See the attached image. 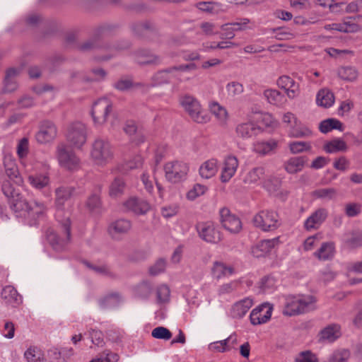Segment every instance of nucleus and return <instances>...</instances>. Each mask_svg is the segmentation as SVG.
Listing matches in <instances>:
<instances>
[{
  "label": "nucleus",
  "instance_id": "393cba45",
  "mask_svg": "<svg viewBox=\"0 0 362 362\" xmlns=\"http://www.w3.org/2000/svg\"><path fill=\"white\" fill-rule=\"evenodd\" d=\"M81 262L88 269L94 272L97 274L110 279L116 278L115 273L112 271L110 267L107 264H94L85 259L82 260Z\"/></svg>",
  "mask_w": 362,
  "mask_h": 362
},
{
  "label": "nucleus",
  "instance_id": "cd10ccee",
  "mask_svg": "<svg viewBox=\"0 0 362 362\" xmlns=\"http://www.w3.org/2000/svg\"><path fill=\"white\" fill-rule=\"evenodd\" d=\"M259 131L257 125L251 122L241 123L236 127L237 135L244 139L255 136Z\"/></svg>",
  "mask_w": 362,
  "mask_h": 362
},
{
  "label": "nucleus",
  "instance_id": "473e14b6",
  "mask_svg": "<svg viewBox=\"0 0 362 362\" xmlns=\"http://www.w3.org/2000/svg\"><path fill=\"white\" fill-rule=\"evenodd\" d=\"M319 260L326 261L332 259L334 255V245L332 243H323L320 247L314 253Z\"/></svg>",
  "mask_w": 362,
  "mask_h": 362
},
{
  "label": "nucleus",
  "instance_id": "1a4fd4ad",
  "mask_svg": "<svg viewBox=\"0 0 362 362\" xmlns=\"http://www.w3.org/2000/svg\"><path fill=\"white\" fill-rule=\"evenodd\" d=\"M66 138L71 147L81 148L87 141L86 127L81 122L71 124L67 129Z\"/></svg>",
  "mask_w": 362,
  "mask_h": 362
},
{
  "label": "nucleus",
  "instance_id": "6e6552de",
  "mask_svg": "<svg viewBox=\"0 0 362 362\" xmlns=\"http://www.w3.org/2000/svg\"><path fill=\"white\" fill-rule=\"evenodd\" d=\"M57 156L60 166L69 170L80 168L81 160L76 153L66 144L60 143L57 147Z\"/></svg>",
  "mask_w": 362,
  "mask_h": 362
},
{
  "label": "nucleus",
  "instance_id": "338daca9",
  "mask_svg": "<svg viewBox=\"0 0 362 362\" xmlns=\"http://www.w3.org/2000/svg\"><path fill=\"white\" fill-rule=\"evenodd\" d=\"M235 28L230 24V23H228L223 24L221 26V38L231 40L235 37Z\"/></svg>",
  "mask_w": 362,
  "mask_h": 362
},
{
  "label": "nucleus",
  "instance_id": "79ce46f5",
  "mask_svg": "<svg viewBox=\"0 0 362 362\" xmlns=\"http://www.w3.org/2000/svg\"><path fill=\"white\" fill-rule=\"evenodd\" d=\"M319 129L321 132L326 134L332 129L342 131V123L337 119H327L320 123Z\"/></svg>",
  "mask_w": 362,
  "mask_h": 362
},
{
  "label": "nucleus",
  "instance_id": "f3484780",
  "mask_svg": "<svg viewBox=\"0 0 362 362\" xmlns=\"http://www.w3.org/2000/svg\"><path fill=\"white\" fill-rule=\"evenodd\" d=\"M197 66L194 63L181 64L169 68L170 82H182L187 81L189 78L184 77V73L197 69Z\"/></svg>",
  "mask_w": 362,
  "mask_h": 362
},
{
  "label": "nucleus",
  "instance_id": "49530a36",
  "mask_svg": "<svg viewBox=\"0 0 362 362\" xmlns=\"http://www.w3.org/2000/svg\"><path fill=\"white\" fill-rule=\"evenodd\" d=\"M156 293L157 303L164 304L169 302L170 296V290L167 285L161 284L157 286Z\"/></svg>",
  "mask_w": 362,
  "mask_h": 362
},
{
  "label": "nucleus",
  "instance_id": "de8ad7c7",
  "mask_svg": "<svg viewBox=\"0 0 362 362\" xmlns=\"http://www.w3.org/2000/svg\"><path fill=\"white\" fill-rule=\"evenodd\" d=\"M346 149V143L341 139H334L327 142L324 146V150L329 153L344 151Z\"/></svg>",
  "mask_w": 362,
  "mask_h": 362
},
{
  "label": "nucleus",
  "instance_id": "dca6fc26",
  "mask_svg": "<svg viewBox=\"0 0 362 362\" xmlns=\"http://www.w3.org/2000/svg\"><path fill=\"white\" fill-rule=\"evenodd\" d=\"M272 307L262 305L253 309L250 315V322L254 325L266 323L272 316Z\"/></svg>",
  "mask_w": 362,
  "mask_h": 362
},
{
  "label": "nucleus",
  "instance_id": "4be33fe9",
  "mask_svg": "<svg viewBox=\"0 0 362 362\" xmlns=\"http://www.w3.org/2000/svg\"><path fill=\"white\" fill-rule=\"evenodd\" d=\"M1 297L6 304L12 307H16L22 303L21 296L13 286L10 285L3 288Z\"/></svg>",
  "mask_w": 362,
  "mask_h": 362
},
{
  "label": "nucleus",
  "instance_id": "2f4dec72",
  "mask_svg": "<svg viewBox=\"0 0 362 362\" xmlns=\"http://www.w3.org/2000/svg\"><path fill=\"white\" fill-rule=\"evenodd\" d=\"M18 74L19 71L13 68H11L6 71L4 88L5 93H11L17 89L18 83L16 79Z\"/></svg>",
  "mask_w": 362,
  "mask_h": 362
},
{
  "label": "nucleus",
  "instance_id": "0eeeda50",
  "mask_svg": "<svg viewBox=\"0 0 362 362\" xmlns=\"http://www.w3.org/2000/svg\"><path fill=\"white\" fill-rule=\"evenodd\" d=\"M254 225L263 231H272L281 225L279 214L274 210H262L252 218Z\"/></svg>",
  "mask_w": 362,
  "mask_h": 362
},
{
  "label": "nucleus",
  "instance_id": "0e129e2a",
  "mask_svg": "<svg viewBox=\"0 0 362 362\" xmlns=\"http://www.w3.org/2000/svg\"><path fill=\"white\" fill-rule=\"evenodd\" d=\"M347 245L351 248H356L362 246V231H355L346 240Z\"/></svg>",
  "mask_w": 362,
  "mask_h": 362
},
{
  "label": "nucleus",
  "instance_id": "f03ea898",
  "mask_svg": "<svg viewBox=\"0 0 362 362\" xmlns=\"http://www.w3.org/2000/svg\"><path fill=\"white\" fill-rule=\"evenodd\" d=\"M12 211L17 217L23 219V221L30 226H37L40 220H42L46 216L47 208L46 205L41 202L31 201L28 202L23 197L15 204H12Z\"/></svg>",
  "mask_w": 362,
  "mask_h": 362
},
{
  "label": "nucleus",
  "instance_id": "20e7f679",
  "mask_svg": "<svg viewBox=\"0 0 362 362\" xmlns=\"http://www.w3.org/2000/svg\"><path fill=\"white\" fill-rule=\"evenodd\" d=\"M90 156L95 165L104 167L114 158L113 146L107 139L96 138L91 144Z\"/></svg>",
  "mask_w": 362,
  "mask_h": 362
},
{
  "label": "nucleus",
  "instance_id": "6e6d98bb",
  "mask_svg": "<svg viewBox=\"0 0 362 362\" xmlns=\"http://www.w3.org/2000/svg\"><path fill=\"white\" fill-rule=\"evenodd\" d=\"M101 191V187L98 186L95 189V192L93 193L88 199L87 206L91 209H95L101 206V201L100 197V193Z\"/></svg>",
  "mask_w": 362,
  "mask_h": 362
},
{
  "label": "nucleus",
  "instance_id": "f257e3e1",
  "mask_svg": "<svg viewBox=\"0 0 362 362\" xmlns=\"http://www.w3.org/2000/svg\"><path fill=\"white\" fill-rule=\"evenodd\" d=\"M74 192V187L61 186L55 189V218L60 231L49 229L47 239L56 251L65 250L71 239V212L68 209L69 201Z\"/></svg>",
  "mask_w": 362,
  "mask_h": 362
},
{
  "label": "nucleus",
  "instance_id": "c9c22d12",
  "mask_svg": "<svg viewBox=\"0 0 362 362\" xmlns=\"http://www.w3.org/2000/svg\"><path fill=\"white\" fill-rule=\"evenodd\" d=\"M136 62L140 64H158L160 63V57L152 54L148 50H140L137 52L136 57Z\"/></svg>",
  "mask_w": 362,
  "mask_h": 362
},
{
  "label": "nucleus",
  "instance_id": "ea45409f",
  "mask_svg": "<svg viewBox=\"0 0 362 362\" xmlns=\"http://www.w3.org/2000/svg\"><path fill=\"white\" fill-rule=\"evenodd\" d=\"M264 96L270 104L281 106L283 105L286 100L284 94L275 89H268L264 90Z\"/></svg>",
  "mask_w": 362,
  "mask_h": 362
},
{
  "label": "nucleus",
  "instance_id": "37998d69",
  "mask_svg": "<svg viewBox=\"0 0 362 362\" xmlns=\"http://www.w3.org/2000/svg\"><path fill=\"white\" fill-rule=\"evenodd\" d=\"M126 185L123 179L116 177L110 185L109 194L111 197H118L123 194Z\"/></svg>",
  "mask_w": 362,
  "mask_h": 362
},
{
  "label": "nucleus",
  "instance_id": "ddd939ff",
  "mask_svg": "<svg viewBox=\"0 0 362 362\" xmlns=\"http://www.w3.org/2000/svg\"><path fill=\"white\" fill-rule=\"evenodd\" d=\"M197 230L200 238L207 243L216 244L222 239L221 232L213 224H199Z\"/></svg>",
  "mask_w": 362,
  "mask_h": 362
},
{
  "label": "nucleus",
  "instance_id": "5701e85b",
  "mask_svg": "<svg viewBox=\"0 0 362 362\" xmlns=\"http://www.w3.org/2000/svg\"><path fill=\"white\" fill-rule=\"evenodd\" d=\"M341 327L337 324H332L325 327L319 334V340L322 342H333L340 337Z\"/></svg>",
  "mask_w": 362,
  "mask_h": 362
},
{
  "label": "nucleus",
  "instance_id": "7c9ffc66",
  "mask_svg": "<svg viewBox=\"0 0 362 362\" xmlns=\"http://www.w3.org/2000/svg\"><path fill=\"white\" fill-rule=\"evenodd\" d=\"M237 341L235 335H230L227 339L212 342L209 345V349L214 352L223 353L230 349V344H235Z\"/></svg>",
  "mask_w": 362,
  "mask_h": 362
},
{
  "label": "nucleus",
  "instance_id": "13d9d810",
  "mask_svg": "<svg viewBox=\"0 0 362 362\" xmlns=\"http://www.w3.org/2000/svg\"><path fill=\"white\" fill-rule=\"evenodd\" d=\"M272 31L276 33L275 37L279 40H291L296 37L293 33L284 28H276Z\"/></svg>",
  "mask_w": 362,
  "mask_h": 362
},
{
  "label": "nucleus",
  "instance_id": "052dcab7",
  "mask_svg": "<svg viewBox=\"0 0 362 362\" xmlns=\"http://www.w3.org/2000/svg\"><path fill=\"white\" fill-rule=\"evenodd\" d=\"M207 189L206 187L200 185V184H196L194 185L193 188L191 189L187 194V198L189 200H194L198 197L204 194Z\"/></svg>",
  "mask_w": 362,
  "mask_h": 362
},
{
  "label": "nucleus",
  "instance_id": "e2e57ef3",
  "mask_svg": "<svg viewBox=\"0 0 362 362\" xmlns=\"http://www.w3.org/2000/svg\"><path fill=\"white\" fill-rule=\"evenodd\" d=\"M166 261L160 258L158 259L152 266L149 267V274L152 276H156L163 272L165 269Z\"/></svg>",
  "mask_w": 362,
  "mask_h": 362
},
{
  "label": "nucleus",
  "instance_id": "72a5a7b5",
  "mask_svg": "<svg viewBox=\"0 0 362 362\" xmlns=\"http://www.w3.org/2000/svg\"><path fill=\"white\" fill-rule=\"evenodd\" d=\"M265 170L263 167H255L250 170L244 178V182L248 184H259L264 180Z\"/></svg>",
  "mask_w": 362,
  "mask_h": 362
},
{
  "label": "nucleus",
  "instance_id": "9d476101",
  "mask_svg": "<svg viewBox=\"0 0 362 362\" xmlns=\"http://www.w3.org/2000/svg\"><path fill=\"white\" fill-rule=\"evenodd\" d=\"M112 109V104L107 98H101L95 101L91 110V115L94 123L101 125L106 122Z\"/></svg>",
  "mask_w": 362,
  "mask_h": 362
},
{
  "label": "nucleus",
  "instance_id": "3c124183",
  "mask_svg": "<svg viewBox=\"0 0 362 362\" xmlns=\"http://www.w3.org/2000/svg\"><path fill=\"white\" fill-rule=\"evenodd\" d=\"M169 68L158 71L152 76V83L153 86H159L164 83H170Z\"/></svg>",
  "mask_w": 362,
  "mask_h": 362
},
{
  "label": "nucleus",
  "instance_id": "4468645a",
  "mask_svg": "<svg viewBox=\"0 0 362 362\" xmlns=\"http://www.w3.org/2000/svg\"><path fill=\"white\" fill-rule=\"evenodd\" d=\"M124 210L136 215H143L150 209V204L144 199L132 197L123 203Z\"/></svg>",
  "mask_w": 362,
  "mask_h": 362
},
{
  "label": "nucleus",
  "instance_id": "a878e982",
  "mask_svg": "<svg viewBox=\"0 0 362 362\" xmlns=\"http://www.w3.org/2000/svg\"><path fill=\"white\" fill-rule=\"evenodd\" d=\"M278 146V141L274 139L269 141H258L253 144V151L264 156L274 151Z\"/></svg>",
  "mask_w": 362,
  "mask_h": 362
},
{
  "label": "nucleus",
  "instance_id": "a18cd8bd",
  "mask_svg": "<svg viewBox=\"0 0 362 362\" xmlns=\"http://www.w3.org/2000/svg\"><path fill=\"white\" fill-rule=\"evenodd\" d=\"M263 187L271 194H276L279 190L281 181L279 178L274 176H269L263 181Z\"/></svg>",
  "mask_w": 362,
  "mask_h": 362
},
{
  "label": "nucleus",
  "instance_id": "bb28decb",
  "mask_svg": "<svg viewBox=\"0 0 362 362\" xmlns=\"http://www.w3.org/2000/svg\"><path fill=\"white\" fill-rule=\"evenodd\" d=\"M122 302V297L118 292H112L99 300V305L103 309L115 308Z\"/></svg>",
  "mask_w": 362,
  "mask_h": 362
},
{
  "label": "nucleus",
  "instance_id": "a19ab883",
  "mask_svg": "<svg viewBox=\"0 0 362 362\" xmlns=\"http://www.w3.org/2000/svg\"><path fill=\"white\" fill-rule=\"evenodd\" d=\"M24 357L28 362H45L42 351L35 346H30L25 351Z\"/></svg>",
  "mask_w": 362,
  "mask_h": 362
},
{
  "label": "nucleus",
  "instance_id": "b1692460",
  "mask_svg": "<svg viewBox=\"0 0 362 362\" xmlns=\"http://www.w3.org/2000/svg\"><path fill=\"white\" fill-rule=\"evenodd\" d=\"M253 305L251 298H245L233 304L230 315L233 318H241L245 315Z\"/></svg>",
  "mask_w": 362,
  "mask_h": 362
},
{
  "label": "nucleus",
  "instance_id": "7ed1b4c3",
  "mask_svg": "<svg viewBox=\"0 0 362 362\" xmlns=\"http://www.w3.org/2000/svg\"><path fill=\"white\" fill-rule=\"evenodd\" d=\"M282 313L296 316L315 309L316 299L311 295H288L284 297Z\"/></svg>",
  "mask_w": 362,
  "mask_h": 362
},
{
  "label": "nucleus",
  "instance_id": "69168bd1",
  "mask_svg": "<svg viewBox=\"0 0 362 362\" xmlns=\"http://www.w3.org/2000/svg\"><path fill=\"white\" fill-rule=\"evenodd\" d=\"M226 90L229 95L235 96L240 95L244 91L243 86L239 82H230L226 86Z\"/></svg>",
  "mask_w": 362,
  "mask_h": 362
},
{
  "label": "nucleus",
  "instance_id": "603ef678",
  "mask_svg": "<svg viewBox=\"0 0 362 362\" xmlns=\"http://www.w3.org/2000/svg\"><path fill=\"white\" fill-rule=\"evenodd\" d=\"M230 24L235 28V31L252 30L254 27V23L247 18H237L235 21L231 22Z\"/></svg>",
  "mask_w": 362,
  "mask_h": 362
},
{
  "label": "nucleus",
  "instance_id": "bf43d9fd",
  "mask_svg": "<svg viewBox=\"0 0 362 362\" xmlns=\"http://www.w3.org/2000/svg\"><path fill=\"white\" fill-rule=\"evenodd\" d=\"M350 356V352L347 349L334 351L329 357V362H346Z\"/></svg>",
  "mask_w": 362,
  "mask_h": 362
},
{
  "label": "nucleus",
  "instance_id": "09e8293b",
  "mask_svg": "<svg viewBox=\"0 0 362 362\" xmlns=\"http://www.w3.org/2000/svg\"><path fill=\"white\" fill-rule=\"evenodd\" d=\"M338 76L344 81H352L358 76L357 70L352 66H343L339 69Z\"/></svg>",
  "mask_w": 362,
  "mask_h": 362
},
{
  "label": "nucleus",
  "instance_id": "aec40b11",
  "mask_svg": "<svg viewBox=\"0 0 362 362\" xmlns=\"http://www.w3.org/2000/svg\"><path fill=\"white\" fill-rule=\"evenodd\" d=\"M328 211L325 208H320L313 212L305 221L304 226L306 230L317 228L327 218Z\"/></svg>",
  "mask_w": 362,
  "mask_h": 362
},
{
  "label": "nucleus",
  "instance_id": "6ab92c4d",
  "mask_svg": "<svg viewBox=\"0 0 362 362\" xmlns=\"http://www.w3.org/2000/svg\"><path fill=\"white\" fill-rule=\"evenodd\" d=\"M279 243V238L262 240L252 248V253L256 257L266 255Z\"/></svg>",
  "mask_w": 362,
  "mask_h": 362
},
{
  "label": "nucleus",
  "instance_id": "39448f33",
  "mask_svg": "<svg viewBox=\"0 0 362 362\" xmlns=\"http://www.w3.org/2000/svg\"><path fill=\"white\" fill-rule=\"evenodd\" d=\"M180 104L192 120L197 123H206L209 118L203 110L200 103L194 96L188 94L180 96Z\"/></svg>",
  "mask_w": 362,
  "mask_h": 362
},
{
  "label": "nucleus",
  "instance_id": "f8f14e48",
  "mask_svg": "<svg viewBox=\"0 0 362 362\" xmlns=\"http://www.w3.org/2000/svg\"><path fill=\"white\" fill-rule=\"evenodd\" d=\"M220 221L223 228L230 233H238L242 228L240 218L232 214L227 208L220 210Z\"/></svg>",
  "mask_w": 362,
  "mask_h": 362
},
{
  "label": "nucleus",
  "instance_id": "c03bdc74",
  "mask_svg": "<svg viewBox=\"0 0 362 362\" xmlns=\"http://www.w3.org/2000/svg\"><path fill=\"white\" fill-rule=\"evenodd\" d=\"M233 267H227L225 264L220 262H215L212 267V274L217 279L230 275L233 273Z\"/></svg>",
  "mask_w": 362,
  "mask_h": 362
},
{
  "label": "nucleus",
  "instance_id": "4c0bfd02",
  "mask_svg": "<svg viewBox=\"0 0 362 362\" xmlns=\"http://www.w3.org/2000/svg\"><path fill=\"white\" fill-rule=\"evenodd\" d=\"M28 180L36 189H42L49 184V177L47 173L29 175Z\"/></svg>",
  "mask_w": 362,
  "mask_h": 362
},
{
  "label": "nucleus",
  "instance_id": "2eb2a0df",
  "mask_svg": "<svg viewBox=\"0 0 362 362\" xmlns=\"http://www.w3.org/2000/svg\"><path fill=\"white\" fill-rule=\"evenodd\" d=\"M238 165V160L235 156L229 155L225 158L221 174L222 182H228L235 175Z\"/></svg>",
  "mask_w": 362,
  "mask_h": 362
},
{
  "label": "nucleus",
  "instance_id": "a211bd4d",
  "mask_svg": "<svg viewBox=\"0 0 362 362\" xmlns=\"http://www.w3.org/2000/svg\"><path fill=\"white\" fill-rule=\"evenodd\" d=\"M132 228V222L126 218H119L113 221L109 226L108 231L113 238H119L127 234Z\"/></svg>",
  "mask_w": 362,
  "mask_h": 362
},
{
  "label": "nucleus",
  "instance_id": "e433bc0d",
  "mask_svg": "<svg viewBox=\"0 0 362 362\" xmlns=\"http://www.w3.org/2000/svg\"><path fill=\"white\" fill-rule=\"evenodd\" d=\"M316 103L319 106L329 107L334 103V94L328 89H322L317 94Z\"/></svg>",
  "mask_w": 362,
  "mask_h": 362
},
{
  "label": "nucleus",
  "instance_id": "4d7b16f0",
  "mask_svg": "<svg viewBox=\"0 0 362 362\" xmlns=\"http://www.w3.org/2000/svg\"><path fill=\"white\" fill-rule=\"evenodd\" d=\"M153 337L159 339L169 340L172 337L170 331L164 327H157L151 332Z\"/></svg>",
  "mask_w": 362,
  "mask_h": 362
},
{
  "label": "nucleus",
  "instance_id": "864d4df0",
  "mask_svg": "<svg viewBox=\"0 0 362 362\" xmlns=\"http://www.w3.org/2000/svg\"><path fill=\"white\" fill-rule=\"evenodd\" d=\"M211 112L221 122H225L228 118V112L226 110L217 103H213L210 105Z\"/></svg>",
  "mask_w": 362,
  "mask_h": 362
},
{
  "label": "nucleus",
  "instance_id": "5fc2aeb1",
  "mask_svg": "<svg viewBox=\"0 0 362 362\" xmlns=\"http://www.w3.org/2000/svg\"><path fill=\"white\" fill-rule=\"evenodd\" d=\"M153 286L150 282L144 281L139 284L136 288L137 296L141 298L146 299L151 294Z\"/></svg>",
  "mask_w": 362,
  "mask_h": 362
},
{
  "label": "nucleus",
  "instance_id": "8fccbe9b",
  "mask_svg": "<svg viewBox=\"0 0 362 362\" xmlns=\"http://www.w3.org/2000/svg\"><path fill=\"white\" fill-rule=\"evenodd\" d=\"M313 196L317 199L332 200L337 197V190L334 188H320L313 192Z\"/></svg>",
  "mask_w": 362,
  "mask_h": 362
},
{
  "label": "nucleus",
  "instance_id": "423d86ee",
  "mask_svg": "<svg viewBox=\"0 0 362 362\" xmlns=\"http://www.w3.org/2000/svg\"><path fill=\"white\" fill-rule=\"evenodd\" d=\"M165 177L170 183L176 184L187 180L189 165L181 160H171L163 165Z\"/></svg>",
  "mask_w": 362,
  "mask_h": 362
},
{
  "label": "nucleus",
  "instance_id": "412c9836",
  "mask_svg": "<svg viewBox=\"0 0 362 362\" xmlns=\"http://www.w3.org/2000/svg\"><path fill=\"white\" fill-rule=\"evenodd\" d=\"M5 172L11 181H13L17 185H21L23 180L20 175L18 166L14 160L10 157H5L4 160Z\"/></svg>",
  "mask_w": 362,
  "mask_h": 362
},
{
  "label": "nucleus",
  "instance_id": "f704fd0d",
  "mask_svg": "<svg viewBox=\"0 0 362 362\" xmlns=\"http://www.w3.org/2000/svg\"><path fill=\"white\" fill-rule=\"evenodd\" d=\"M305 163V159L304 157L291 158L284 164L285 170L290 174L298 173L303 170Z\"/></svg>",
  "mask_w": 362,
  "mask_h": 362
},
{
  "label": "nucleus",
  "instance_id": "58836bf2",
  "mask_svg": "<svg viewBox=\"0 0 362 362\" xmlns=\"http://www.w3.org/2000/svg\"><path fill=\"white\" fill-rule=\"evenodd\" d=\"M288 135L290 137L293 138L309 137L312 135V131L309 127L303 124L299 120H298L297 124H294L293 126H291Z\"/></svg>",
  "mask_w": 362,
  "mask_h": 362
},
{
  "label": "nucleus",
  "instance_id": "9b49d317",
  "mask_svg": "<svg viewBox=\"0 0 362 362\" xmlns=\"http://www.w3.org/2000/svg\"><path fill=\"white\" fill-rule=\"evenodd\" d=\"M57 129L55 124L48 120L41 122L39 130L35 134V139L40 144H47L52 141L57 136Z\"/></svg>",
  "mask_w": 362,
  "mask_h": 362
},
{
  "label": "nucleus",
  "instance_id": "c85d7f7f",
  "mask_svg": "<svg viewBox=\"0 0 362 362\" xmlns=\"http://www.w3.org/2000/svg\"><path fill=\"white\" fill-rule=\"evenodd\" d=\"M1 190L8 199L10 209H12V204L16 202V200H21L23 197L13 187L11 184L10 180H4L1 185Z\"/></svg>",
  "mask_w": 362,
  "mask_h": 362
},
{
  "label": "nucleus",
  "instance_id": "774afa93",
  "mask_svg": "<svg viewBox=\"0 0 362 362\" xmlns=\"http://www.w3.org/2000/svg\"><path fill=\"white\" fill-rule=\"evenodd\" d=\"M296 362H317V359L311 351L301 352L296 359Z\"/></svg>",
  "mask_w": 362,
  "mask_h": 362
},
{
  "label": "nucleus",
  "instance_id": "c756f323",
  "mask_svg": "<svg viewBox=\"0 0 362 362\" xmlns=\"http://www.w3.org/2000/svg\"><path fill=\"white\" fill-rule=\"evenodd\" d=\"M218 169L217 160L214 158L209 159L200 166L199 175L202 178L209 179L216 174Z\"/></svg>",
  "mask_w": 362,
  "mask_h": 362
},
{
  "label": "nucleus",
  "instance_id": "680f3d73",
  "mask_svg": "<svg viewBox=\"0 0 362 362\" xmlns=\"http://www.w3.org/2000/svg\"><path fill=\"white\" fill-rule=\"evenodd\" d=\"M310 148V144L305 141H293L289 144V149L293 153H299Z\"/></svg>",
  "mask_w": 362,
  "mask_h": 362
}]
</instances>
